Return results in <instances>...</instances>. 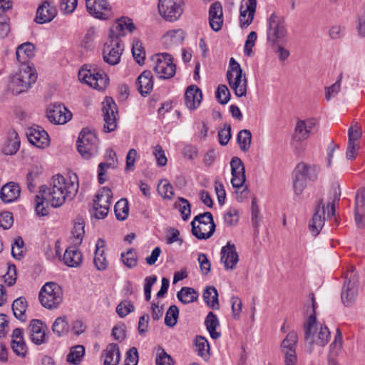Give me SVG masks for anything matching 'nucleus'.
I'll list each match as a JSON object with an SVG mask.
<instances>
[{
	"mask_svg": "<svg viewBox=\"0 0 365 365\" xmlns=\"http://www.w3.org/2000/svg\"><path fill=\"white\" fill-rule=\"evenodd\" d=\"M202 93L201 90L196 86L187 87L185 93V106L190 110L196 109L201 103Z\"/></svg>",
	"mask_w": 365,
	"mask_h": 365,
	"instance_id": "nucleus-27",
	"label": "nucleus"
},
{
	"mask_svg": "<svg viewBox=\"0 0 365 365\" xmlns=\"http://www.w3.org/2000/svg\"><path fill=\"white\" fill-rule=\"evenodd\" d=\"M78 76L80 81L99 91L104 90L109 83L107 74L95 64L85 65L79 70Z\"/></svg>",
	"mask_w": 365,
	"mask_h": 365,
	"instance_id": "nucleus-3",
	"label": "nucleus"
},
{
	"mask_svg": "<svg viewBox=\"0 0 365 365\" xmlns=\"http://www.w3.org/2000/svg\"><path fill=\"white\" fill-rule=\"evenodd\" d=\"M295 170L297 172L303 175L306 180L315 181L317 179L318 173L319 172V167L316 165H309L305 163H299Z\"/></svg>",
	"mask_w": 365,
	"mask_h": 365,
	"instance_id": "nucleus-35",
	"label": "nucleus"
},
{
	"mask_svg": "<svg viewBox=\"0 0 365 365\" xmlns=\"http://www.w3.org/2000/svg\"><path fill=\"white\" fill-rule=\"evenodd\" d=\"M215 96L220 104L225 105L230 99V93L225 85H220L217 87Z\"/></svg>",
	"mask_w": 365,
	"mask_h": 365,
	"instance_id": "nucleus-54",
	"label": "nucleus"
},
{
	"mask_svg": "<svg viewBox=\"0 0 365 365\" xmlns=\"http://www.w3.org/2000/svg\"><path fill=\"white\" fill-rule=\"evenodd\" d=\"M77 150L81 155L86 160L96 155L98 150V139L89 128H83L79 133L77 142Z\"/></svg>",
	"mask_w": 365,
	"mask_h": 365,
	"instance_id": "nucleus-7",
	"label": "nucleus"
},
{
	"mask_svg": "<svg viewBox=\"0 0 365 365\" xmlns=\"http://www.w3.org/2000/svg\"><path fill=\"white\" fill-rule=\"evenodd\" d=\"M96 37V30L93 27L89 28L81 41V46L86 49H91L93 47V42Z\"/></svg>",
	"mask_w": 365,
	"mask_h": 365,
	"instance_id": "nucleus-55",
	"label": "nucleus"
},
{
	"mask_svg": "<svg viewBox=\"0 0 365 365\" xmlns=\"http://www.w3.org/2000/svg\"><path fill=\"white\" fill-rule=\"evenodd\" d=\"M205 302L213 309H219L218 293L215 287H207L202 294Z\"/></svg>",
	"mask_w": 365,
	"mask_h": 365,
	"instance_id": "nucleus-37",
	"label": "nucleus"
},
{
	"mask_svg": "<svg viewBox=\"0 0 365 365\" xmlns=\"http://www.w3.org/2000/svg\"><path fill=\"white\" fill-rule=\"evenodd\" d=\"M313 314L307 319L304 324V341L307 350L312 353L315 346H324L330 339V331L327 327L324 326L317 322L315 316V309L317 303L314 295L310 294Z\"/></svg>",
	"mask_w": 365,
	"mask_h": 365,
	"instance_id": "nucleus-2",
	"label": "nucleus"
},
{
	"mask_svg": "<svg viewBox=\"0 0 365 365\" xmlns=\"http://www.w3.org/2000/svg\"><path fill=\"white\" fill-rule=\"evenodd\" d=\"M267 41L272 45H277L284 39L287 34L284 19L283 16L273 13L267 19Z\"/></svg>",
	"mask_w": 365,
	"mask_h": 365,
	"instance_id": "nucleus-10",
	"label": "nucleus"
},
{
	"mask_svg": "<svg viewBox=\"0 0 365 365\" xmlns=\"http://www.w3.org/2000/svg\"><path fill=\"white\" fill-rule=\"evenodd\" d=\"M25 252L24 242L21 237H18L11 247V255L16 259H21Z\"/></svg>",
	"mask_w": 365,
	"mask_h": 365,
	"instance_id": "nucleus-53",
	"label": "nucleus"
},
{
	"mask_svg": "<svg viewBox=\"0 0 365 365\" xmlns=\"http://www.w3.org/2000/svg\"><path fill=\"white\" fill-rule=\"evenodd\" d=\"M132 53L133 58L138 64H142L144 63L145 53L143 50V47L142 46V43L140 41H137L135 43H133L132 47Z\"/></svg>",
	"mask_w": 365,
	"mask_h": 365,
	"instance_id": "nucleus-57",
	"label": "nucleus"
},
{
	"mask_svg": "<svg viewBox=\"0 0 365 365\" xmlns=\"http://www.w3.org/2000/svg\"><path fill=\"white\" fill-rule=\"evenodd\" d=\"M172 358L164 349L159 347L156 354V365H171Z\"/></svg>",
	"mask_w": 365,
	"mask_h": 365,
	"instance_id": "nucleus-58",
	"label": "nucleus"
},
{
	"mask_svg": "<svg viewBox=\"0 0 365 365\" xmlns=\"http://www.w3.org/2000/svg\"><path fill=\"white\" fill-rule=\"evenodd\" d=\"M325 207L323 200L318 201L312 219L309 225V230L313 236H317L322 228L325 221Z\"/></svg>",
	"mask_w": 365,
	"mask_h": 365,
	"instance_id": "nucleus-22",
	"label": "nucleus"
},
{
	"mask_svg": "<svg viewBox=\"0 0 365 365\" xmlns=\"http://www.w3.org/2000/svg\"><path fill=\"white\" fill-rule=\"evenodd\" d=\"M164 38H170L173 43H182L185 38L184 31L181 29L173 30L168 31Z\"/></svg>",
	"mask_w": 365,
	"mask_h": 365,
	"instance_id": "nucleus-61",
	"label": "nucleus"
},
{
	"mask_svg": "<svg viewBox=\"0 0 365 365\" xmlns=\"http://www.w3.org/2000/svg\"><path fill=\"white\" fill-rule=\"evenodd\" d=\"M27 329L31 341L35 344L40 345L46 341V331L47 327L41 320H31Z\"/></svg>",
	"mask_w": 365,
	"mask_h": 365,
	"instance_id": "nucleus-20",
	"label": "nucleus"
},
{
	"mask_svg": "<svg viewBox=\"0 0 365 365\" xmlns=\"http://www.w3.org/2000/svg\"><path fill=\"white\" fill-rule=\"evenodd\" d=\"M179 316V309L177 306L171 305L166 314L165 317V324L169 327H173L178 322Z\"/></svg>",
	"mask_w": 365,
	"mask_h": 365,
	"instance_id": "nucleus-49",
	"label": "nucleus"
},
{
	"mask_svg": "<svg viewBox=\"0 0 365 365\" xmlns=\"http://www.w3.org/2000/svg\"><path fill=\"white\" fill-rule=\"evenodd\" d=\"M85 354V349L82 345H77L71 348L69 354L67 355V361L73 365H78L82 361Z\"/></svg>",
	"mask_w": 365,
	"mask_h": 365,
	"instance_id": "nucleus-40",
	"label": "nucleus"
},
{
	"mask_svg": "<svg viewBox=\"0 0 365 365\" xmlns=\"http://www.w3.org/2000/svg\"><path fill=\"white\" fill-rule=\"evenodd\" d=\"M152 68L159 78L169 79L175 74L176 66L171 55L159 53L151 57Z\"/></svg>",
	"mask_w": 365,
	"mask_h": 365,
	"instance_id": "nucleus-8",
	"label": "nucleus"
},
{
	"mask_svg": "<svg viewBox=\"0 0 365 365\" xmlns=\"http://www.w3.org/2000/svg\"><path fill=\"white\" fill-rule=\"evenodd\" d=\"M123 50L124 46L120 38L108 36L103 48V61L110 66L118 64Z\"/></svg>",
	"mask_w": 365,
	"mask_h": 365,
	"instance_id": "nucleus-11",
	"label": "nucleus"
},
{
	"mask_svg": "<svg viewBox=\"0 0 365 365\" xmlns=\"http://www.w3.org/2000/svg\"><path fill=\"white\" fill-rule=\"evenodd\" d=\"M62 289L55 282H47L39 292V301L43 307L51 309L58 307L62 302Z\"/></svg>",
	"mask_w": 365,
	"mask_h": 365,
	"instance_id": "nucleus-9",
	"label": "nucleus"
},
{
	"mask_svg": "<svg viewBox=\"0 0 365 365\" xmlns=\"http://www.w3.org/2000/svg\"><path fill=\"white\" fill-rule=\"evenodd\" d=\"M11 348L16 355L25 356L27 348L24 339L11 341Z\"/></svg>",
	"mask_w": 365,
	"mask_h": 365,
	"instance_id": "nucleus-63",
	"label": "nucleus"
},
{
	"mask_svg": "<svg viewBox=\"0 0 365 365\" xmlns=\"http://www.w3.org/2000/svg\"><path fill=\"white\" fill-rule=\"evenodd\" d=\"M83 255L75 246L68 247L63 255V260L68 267H77L81 262Z\"/></svg>",
	"mask_w": 365,
	"mask_h": 365,
	"instance_id": "nucleus-30",
	"label": "nucleus"
},
{
	"mask_svg": "<svg viewBox=\"0 0 365 365\" xmlns=\"http://www.w3.org/2000/svg\"><path fill=\"white\" fill-rule=\"evenodd\" d=\"M84 227V223L81 219H78V220L75 222L72 230V235L73 237V242L75 245H78L81 243L85 234Z\"/></svg>",
	"mask_w": 365,
	"mask_h": 365,
	"instance_id": "nucleus-47",
	"label": "nucleus"
},
{
	"mask_svg": "<svg viewBox=\"0 0 365 365\" xmlns=\"http://www.w3.org/2000/svg\"><path fill=\"white\" fill-rule=\"evenodd\" d=\"M102 112L105 121L103 130L106 133L114 131L117 128L118 112L117 105L111 98H106L103 102Z\"/></svg>",
	"mask_w": 365,
	"mask_h": 365,
	"instance_id": "nucleus-13",
	"label": "nucleus"
},
{
	"mask_svg": "<svg viewBox=\"0 0 365 365\" xmlns=\"http://www.w3.org/2000/svg\"><path fill=\"white\" fill-rule=\"evenodd\" d=\"M362 135V130L358 123H352L351 125L348 130L349 143H359L358 140Z\"/></svg>",
	"mask_w": 365,
	"mask_h": 365,
	"instance_id": "nucleus-51",
	"label": "nucleus"
},
{
	"mask_svg": "<svg viewBox=\"0 0 365 365\" xmlns=\"http://www.w3.org/2000/svg\"><path fill=\"white\" fill-rule=\"evenodd\" d=\"M195 346L197 354L202 357H207L210 350V345L207 339L201 336L195 339Z\"/></svg>",
	"mask_w": 365,
	"mask_h": 365,
	"instance_id": "nucleus-50",
	"label": "nucleus"
},
{
	"mask_svg": "<svg viewBox=\"0 0 365 365\" xmlns=\"http://www.w3.org/2000/svg\"><path fill=\"white\" fill-rule=\"evenodd\" d=\"M87 11L96 19L106 20L109 18L110 6L107 0H86Z\"/></svg>",
	"mask_w": 365,
	"mask_h": 365,
	"instance_id": "nucleus-18",
	"label": "nucleus"
},
{
	"mask_svg": "<svg viewBox=\"0 0 365 365\" xmlns=\"http://www.w3.org/2000/svg\"><path fill=\"white\" fill-rule=\"evenodd\" d=\"M16 58L21 63H26L35 56V46L26 42L19 45L16 51Z\"/></svg>",
	"mask_w": 365,
	"mask_h": 365,
	"instance_id": "nucleus-32",
	"label": "nucleus"
},
{
	"mask_svg": "<svg viewBox=\"0 0 365 365\" xmlns=\"http://www.w3.org/2000/svg\"><path fill=\"white\" fill-rule=\"evenodd\" d=\"M37 75L29 66H24L14 77V82L21 87L19 92L26 91L36 81Z\"/></svg>",
	"mask_w": 365,
	"mask_h": 365,
	"instance_id": "nucleus-17",
	"label": "nucleus"
},
{
	"mask_svg": "<svg viewBox=\"0 0 365 365\" xmlns=\"http://www.w3.org/2000/svg\"><path fill=\"white\" fill-rule=\"evenodd\" d=\"M78 190V177L76 175L65 178L61 175L53 177L51 188L40 187L39 194L36 196V212L38 215L46 216L47 208L43 201H50L53 207L61 206L67 199H73Z\"/></svg>",
	"mask_w": 365,
	"mask_h": 365,
	"instance_id": "nucleus-1",
	"label": "nucleus"
},
{
	"mask_svg": "<svg viewBox=\"0 0 365 365\" xmlns=\"http://www.w3.org/2000/svg\"><path fill=\"white\" fill-rule=\"evenodd\" d=\"M220 254L221 262L224 263L225 268L234 269L239 261L235 245L227 242L225 246L222 247Z\"/></svg>",
	"mask_w": 365,
	"mask_h": 365,
	"instance_id": "nucleus-23",
	"label": "nucleus"
},
{
	"mask_svg": "<svg viewBox=\"0 0 365 365\" xmlns=\"http://www.w3.org/2000/svg\"><path fill=\"white\" fill-rule=\"evenodd\" d=\"M26 134L29 141L38 148H44L49 145L47 132L38 125L29 128Z\"/></svg>",
	"mask_w": 365,
	"mask_h": 365,
	"instance_id": "nucleus-19",
	"label": "nucleus"
},
{
	"mask_svg": "<svg viewBox=\"0 0 365 365\" xmlns=\"http://www.w3.org/2000/svg\"><path fill=\"white\" fill-rule=\"evenodd\" d=\"M192 233L198 240H207L215 231V223L211 212H205L196 215L191 222Z\"/></svg>",
	"mask_w": 365,
	"mask_h": 365,
	"instance_id": "nucleus-4",
	"label": "nucleus"
},
{
	"mask_svg": "<svg viewBox=\"0 0 365 365\" xmlns=\"http://www.w3.org/2000/svg\"><path fill=\"white\" fill-rule=\"evenodd\" d=\"M20 192L18 184L9 182L1 187L0 197L4 202H11L19 197Z\"/></svg>",
	"mask_w": 365,
	"mask_h": 365,
	"instance_id": "nucleus-31",
	"label": "nucleus"
},
{
	"mask_svg": "<svg viewBox=\"0 0 365 365\" xmlns=\"http://www.w3.org/2000/svg\"><path fill=\"white\" fill-rule=\"evenodd\" d=\"M298 341V335L296 331L288 333L281 344V351L284 355L285 365H296L297 356L296 346Z\"/></svg>",
	"mask_w": 365,
	"mask_h": 365,
	"instance_id": "nucleus-14",
	"label": "nucleus"
},
{
	"mask_svg": "<svg viewBox=\"0 0 365 365\" xmlns=\"http://www.w3.org/2000/svg\"><path fill=\"white\" fill-rule=\"evenodd\" d=\"M227 78L230 88L234 91L235 94L237 97L246 96L247 79L245 75L242 78V70L240 65L233 58H231L230 60Z\"/></svg>",
	"mask_w": 365,
	"mask_h": 365,
	"instance_id": "nucleus-5",
	"label": "nucleus"
},
{
	"mask_svg": "<svg viewBox=\"0 0 365 365\" xmlns=\"http://www.w3.org/2000/svg\"><path fill=\"white\" fill-rule=\"evenodd\" d=\"M205 324L207 330L213 339H217L220 337V332L216 331L217 327L220 326V322L215 314L210 312L205 318Z\"/></svg>",
	"mask_w": 365,
	"mask_h": 365,
	"instance_id": "nucleus-36",
	"label": "nucleus"
},
{
	"mask_svg": "<svg viewBox=\"0 0 365 365\" xmlns=\"http://www.w3.org/2000/svg\"><path fill=\"white\" fill-rule=\"evenodd\" d=\"M311 134L304 125V120H298L294 128L293 140L297 142H302L307 140Z\"/></svg>",
	"mask_w": 365,
	"mask_h": 365,
	"instance_id": "nucleus-46",
	"label": "nucleus"
},
{
	"mask_svg": "<svg viewBox=\"0 0 365 365\" xmlns=\"http://www.w3.org/2000/svg\"><path fill=\"white\" fill-rule=\"evenodd\" d=\"M112 198L113 193L108 187H104L98 192L93 200V209L102 208V211L97 214V219H103L108 215Z\"/></svg>",
	"mask_w": 365,
	"mask_h": 365,
	"instance_id": "nucleus-16",
	"label": "nucleus"
},
{
	"mask_svg": "<svg viewBox=\"0 0 365 365\" xmlns=\"http://www.w3.org/2000/svg\"><path fill=\"white\" fill-rule=\"evenodd\" d=\"M52 331L58 336H62L68 334L69 325L66 317H60L56 319L53 325Z\"/></svg>",
	"mask_w": 365,
	"mask_h": 365,
	"instance_id": "nucleus-41",
	"label": "nucleus"
},
{
	"mask_svg": "<svg viewBox=\"0 0 365 365\" xmlns=\"http://www.w3.org/2000/svg\"><path fill=\"white\" fill-rule=\"evenodd\" d=\"M252 140V133L249 130L244 129L240 130L237 136V141L242 151H247L250 148Z\"/></svg>",
	"mask_w": 365,
	"mask_h": 365,
	"instance_id": "nucleus-45",
	"label": "nucleus"
},
{
	"mask_svg": "<svg viewBox=\"0 0 365 365\" xmlns=\"http://www.w3.org/2000/svg\"><path fill=\"white\" fill-rule=\"evenodd\" d=\"M184 4V0H159V14L165 21H175L181 16Z\"/></svg>",
	"mask_w": 365,
	"mask_h": 365,
	"instance_id": "nucleus-12",
	"label": "nucleus"
},
{
	"mask_svg": "<svg viewBox=\"0 0 365 365\" xmlns=\"http://www.w3.org/2000/svg\"><path fill=\"white\" fill-rule=\"evenodd\" d=\"M114 212L118 220H125L129 213L128 202L125 198L119 200L115 205Z\"/></svg>",
	"mask_w": 365,
	"mask_h": 365,
	"instance_id": "nucleus-42",
	"label": "nucleus"
},
{
	"mask_svg": "<svg viewBox=\"0 0 365 365\" xmlns=\"http://www.w3.org/2000/svg\"><path fill=\"white\" fill-rule=\"evenodd\" d=\"M256 7L257 0H247L246 9H244L243 4L240 6V21L241 27L246 28L252 22Z\"/></svg>",
	"mask_w": 365,
	"mask_h": 365,
	"instance_id": "nucleus-29",
	"label": "nucleus"
},
{
	"mask_svg": "<svg viewBox=\"0 0 365 365\" xmlns=\"http://www.w3.org/2000/svg\"><path fill=\"white\" fill-rule=\"evenodd\" d=\"M231 136V126L230 124L225 123L224 128L218 132L219 143L222 145H227Z\"/></svg>",
	"mask_w": 365,
	"mask_h": 365,
	"instance_id": "nucleus-60",
	"label": "nucleus"
},
{
	"mask_svg": "<svg viewBox=\"0 0 365 365\" xmlns=\"http://www.w3.org/2000/svg\"><path fill=\"white\" fill-rule=\"evenodd\" d=\"M135 29L132 20L128 17H122L117 20L115 25L110 29L109 37L120 38L125 35V31L132 32Z\"/></svg>",
	"mask_w": 365,
	"mask_h": 365,
	"instance_id": "nucleus-24",
	"label": "nucleus"
},
{
	"mask_svg": "<svg viewBox=\"0 0 365 365\" xmlns=\"http://www.w3.org/2000/svg\"><path fill=\"white\" fill-rule=\"evenodd\" d=\"M230 166L232 175L231 183L234 187L240 188L246 180L244 164L239 158L234 157L231 160Z\"/></svg>",
	"mask_w": 365,
	"mask_h": 365,
	"instance_id": "nucleus-21",
	"label": "nucleus"
},
{
	"mask_svg": "<svg viewBox=\"0 0 365 365\" xmlns=\"http://www.w3.org/2000/svg\"><path fill=\"white\" fill-rule=\"evenodd\" d=\"M46 116L51 123L63 125L71 119L72 113L64 106L53 103L48 106Z\"/></svg>",
	"mask_w": 365,
	"mask_h": 365,
	"instance_id": "nucleus-15",
	"label": "nucleus"
},
{
	"mask_svg": "<svg viewBox=\"0 0 365 365\" xmlns=\"http://www.w3.org/2000/svg\"><path fill=\"white\" fill-rule=\"evenodd\" d=\"M103 365H118L120 359L119 347L117 344H109L103 351Z\"/></svg>",
	"mask_w": 365,
	"mask_h": 365,
	"instance_id": "nucleus-33",
	"label": "nucleus"
},
{
	"mask_svg": "<svg viewBox=\"0 0 365 365\" xmlns=\"http://www.w3.org/2000/svg\"><path fill=\"white\" fill-rule=\"evenodd\" d=\"M223 218L226 225L230 227L235 226L239 220L238 212L235 209H230L224 215Z\"/></svg>",
	"mask_w": 365,
	"mask_h": 365,
	"instance_id": "nucleus-62",
	"label": "nucleus"
},
{
	"mask_svg": "<svg viewBox=\"0 0 365 365\" xmlns=\"http://www.w3.org/2000/svg\"><path fill=\"white\" fill-rule=\"evenodd\" d=\"M105 241L98 239L96 245L95 256L93 263L98 270H105L108 266V262L104 256Z\"/></svg>",
	"mask_w": 365,
	"mask_h": 365,
	"instance_id": "nucleus-34",
	"label": "nucleus"
},
{
	"mask_svg": "<svg viewBox=\"0 0 365 365\" xmlns=\"http://www.w3.org/2000/svg\"><path fill=\"white\" fill-rule=\"evenodd\" d=\"M135 309L133 304L127 300L122 301L116 307V312L120 317L123 318Z\"/></svg>",
	"mask_w": 365,
	"mask_h": 365,
	"instance_id": "nucleus-56",
	"label": "nucleus"
},
{
	"mask_svg": "<svg viewBox=\"0 0 365 365\" xmlns=\"http://www.w3.org/2000/svg\"><path fill=\"white\" fill-rule=\"evenodd\" d=\"M121 260L127 267L133 268L138 263L137 252L134 249H130L126 252L121 254Z\"/></svg>",
	"mask_w": 365,
	"mask_h": 365,
	"instance_id": "nucleus-48",
	"label": "nucleus"
},
{
	"mask_svg": "<svg viewBox=\"0 0 365 365\" xmlns=\"http://www.w3.org/2000/svg\"><path fill=\"white\" fill-rule=\"evenodd\" d=\"M344 286L341 290V302L346 307L352 306L358 294L359 278L357 272L353 266H351L344 273Z\"/></svg>",
	"mask_w": 365,
	"mask_h": 365,
	"instance_id": "nucleus-6",
	"label": "nucleus"
},
{
	"mask_svg": "<svg viewBox=\"0 0 365 365\" xmlns=\"http://www.w3.org/2000/svg\"><path fill=\"white\" fill-rule=\"evenodd\" d=\"M177 297L182 304H187L197 301L198 293L193 288L183 287L178 292Z\"/></svg>",
	"mask_w": 365,
	"mask_h": 365,
	"instance_id": "nucleus-38",
	"label": "nucleus"
},
{
	"mask_svg": "<svg viewBox=\"0 0 365 365\" xmlns=\"http://www.w3.org/2000/svg\"><path fill=\"white\" fill-rule=\"evenodd\" d=\"M57 14L56 7L48 1L40 5L36 11L35 21L37 24H44L51 21Z\"/></svg>",
	"mask_w": 365,
	"mask_h": 365,
	"instance_id": "nucleus-25",
	"label": "nucleus"
},
{
	"mask_svg": "<svg viewBox=\"0 0 365 365\" xmlns=\"http://www.w3.org/2000/svg\"><path fill=\"white\" fill-rule=\"evenodd\" d=\"M138 91L143 96H147L153 88V77L152 72L145 70L136 79Z\"/></svg>",
	"mask_w": 365,
	"mask_h": 365,
	"instance_id": "nucleus-26",
	"label": "nucleus"
},
{
	"mask_svg": "<svg viewBox=\"0 0 365 365\" xmlns=\"http://www.w3.org/2000/svg\"><path fill=\"white\" fill-rule=\"evenodd\" d=\"M306 186L307 180L304 178L303 175L294 170V178L293 180V188L294 193L297 195L302 194Z\"/></svg>",
	"mask_w": 365,
	"mask_h": 365,
	"instance_id": "nucleus-52",
	"label": "nucleus"
},
{
	"mask_svg": "<svg viewBox=\"0 0 365 365\" xmlns=\"http://www.w3.org/2000/svg\"><path fill=\"white\" fill-rule=\"evenodd\" d=\"M209 22L210 27L215 31H218L221 29L223 24L222 6L218 1L213 3L210 7Z\"/></svg>",
	"mask_w": 365,
	"mask_h": 365,
	"instance_id": "nucleus-28",
	"label": "nucleus"
},
{
	"mask_svg": "<svg viewBox=\"0 0 365 365\" xmlns=\"http://www.w3.org/2000/svg\"><path fill=\"white\" fill-rule=\"evenodd\" d=\"M342 79V73H340L335 83L326 88L325 98L327 101L337 94L340 91L341 81Z\"/></svg>",
	"mask_w": 365,
	"mask_h": 365,
	"instance_id": "nucleus-59",
	"label": "nucleus"
},
{
	"mask_svg": "<svg viewBox=\"0 0 365 365\" xmlns=\"http://www.w3.org/2000/svg\"><path fill=\"white\" fill-rule=\"evenodd\" d=\"M354 210L365 212V188L360 189L356 192Z\"/></svg>",
	"mask_w": 365,
	"mask_h": 365,
	"instance_id": "nucleus-64",
	"label": "nucleus"
},
{
	"mask_svg": "<svg viewBox=\"0 0 365 365\" xmlns=\"http://www.w3.org/2000/svg\"><path fill=\"white\" fill-rule=\"evenodd\" d=\"M343 336L339 329H336V334L334 336V341L329 346V356L337 357L342 349Z\"/></svg>",
	"mask_w": 365,
	"mask_h": 365,
	"instance_id": "nucleus-44",
	"label": "nucleus"
},
{
	"mask_svg": "<svg viewBox=\"0 0 365 365\" xmlns=\"http://www.w3.org/2000/svg\"><path fill=\"white\" fill-rule=\"evenodd\" d=\"M12 311L14 317L21 322L26 321L25 312L27 308V302L24 297H19L13 302Z\"/></svg>",
	"mask_w": 365,
	"mask_h": 365,
	"instance_id": "nucleus-39",
	"label": "nucleus"
},
{
	"mask_svg": "<svg viewBox=\"0 0 365 365\" xmlns=\"http://www.w3.org/2000/svg\"><path fill=\"white\" fill-rule=\"evenodd\" d=\"M175 207L178 209L184 221L189 219L191 213V205L187 199L179 197L175 202Z\"/></svg>",
	"mask_w": 365,
	"mask_h": 365,
	"instance_id": "nucleus-43",
	"label": "nucleus"
}]
</instances>
